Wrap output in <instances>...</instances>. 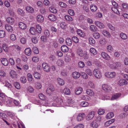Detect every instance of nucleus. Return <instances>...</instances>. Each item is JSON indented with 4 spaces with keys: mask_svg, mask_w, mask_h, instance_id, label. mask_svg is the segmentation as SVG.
I'll list each match as a JSON object with an SVG mask.
<instances>
[{
    "mask_svg": "<svg viewBox=\"0 0 128 128\" xmlns=\"http://www.w3.org/2000/svg\"><path fill=\"white\" fill-rule=\"evenodd\" d=\"M0 61L2 64L5 66H8L9 63L7 59L5 58H2L0 59Z\"/></svg>",
    "mask_w": 128,
    "mask_h": 128,
    "instance_id": "nucleus-4",
    "label": "nucleus"
},
{
    "mask_svg": "<svg viewBox=\"0 0 128 128\" xmlns=\"http://www.w3.org/2000/svg\"><path fill=\"white\" fill-rule=\"evenodd\" d=\"M95 24L97 26L100 28H102L104 27V26L103 24L99 21L95 22Z\"/></svg>",
    "mask_w": 128,
    "mask_h": 128,
    "instance_id": "nucleus-21",
    "label": "nucleus"
},
{
    "mask_svg": "<svg viewBox=\"0 0 128 128\" xmlns=\"http://www.w3.org/2000/svg\"><path fill=\"white\" fill-rule=\"evenodd\" d=\"M28 91L32 93L34 92V90L33 88L31 86H29L27 88Z\"/></svg>",
    "mask_w": 128,
    "mask_h": 128,
    "instance_id": "nucleus-60",
    "label": "nucleus"
},
{
    "mask_svg": "<svg viewBox=\"0 0 128 128\" xmlns=\"http://www.w3.org/2000/svg\"><path fill=\"white\" fill-rule=\"evenodd\" d=\"M2 47L4 50L5 52H8V48L5 44H3L2 45Z\"/></svg>",
    "mask_w": 128,
    "mask_h": 128,
    "instance_id": "nucleus-49",
    "label": "nucleus"
},
{
    "mask_svg": "<svg viewBox=\"0 0 128 128\" xmlns=\"http://www.w3.org/2000/svg\"><path fill=\"white\" fill-rule=\"evenodd\" d=\"M12 102V101L11 99L8 98H6L4 101V103L8 105L11 104Z\"/></svg>",
    "mask_w": 128,
    "mask_h": 128,
    "instance_id": "nucleus-29",
    "label": "nucleus"
},
{
    "mask_svg": "<svg viewBox=\"0 0 128 128\" xmlns=\"http://www.w3.org/2000/svg\"><path fill=\"white\" fill-rule=\"evenodd\" d=\"M34 76L35 78L38 79H40L41 75L40 74L37 72H34Z\"/></svg>",
    "mask_w": 128,
    "mask_h": 128,
    "instance_id": "nucleus-31",
    "label": "nucleus"
},
{
    "mask_svg": "<svg viewBox=\"0 0 128 128\" xmlns=\"http://www.w3.org/2000/svg\"><path fill=\"white\" fill-rule=\"evenodd\" d=\"M18 25L19 27L22 30H25L26 28V24L22 22H20Z\"/></svg>",
    "mask_w": 128,
    "mask_h": 128,
    "instance_id": "nucleus-12",
    "label": "nucleus"
},
{
    "mask_svg": "<svg viewBox=\"0 0 128 128\" xmlns=\"http://www.w3.org/2000/svg\"><path fill=\"white\" fill-rule=\"evenodd\" d=\"M93 36L96 39H98L100 36V34L98 32H95L93 33Z\"/></svg>",
    "mask_w": 128,
    "mask_h": 128,
    "instance_id": "nucleus-52",
    "label": "nucleus"
},
{
    "mask_svg": "<svg viewBox=\"0 0 128 128\" xmlns=\"http://www.w3.org/2000/svg\"><path fill=\"white\" fill-rule=\"evenodd\" d=\"M55 98H54V99L58 104L60 105L62 103L63 100L62 99L60 98L56 97H55Z\"/></svg>",
    "mask_w": 128,
    "mask_h": 128,
    "instance_id": "nucleus-27",
    "label": "nucleus"
},
{
    "mask_svg": "<svg viewBox=\"0 0 128 128\" xmlns=\"http://www.w3.org/2000/svg\"><path fill=\"white\" fill-rule=\"evenodd\" d=\"M65 19L67 20L72 21L73 20L72 18L68 15H65L64 16Z\"/></svg>",
    "mask_w": 128,
    "mask_h": 128,
    "instance_id": "nucleus-47",
    "label": "nucleus"
},
{
    "mask_svg": "<svg viewBox=\"0 0 128 128\" xmlns=\"http://www.w3.org/2000/svg\"><path fill=\"white\" fill-rule=\"evenodd\" d=\"M80 105L84 107L87 106L89 104L88 103L86 102H81Z\"/></svg>",
    "mask_w": 128,
    "mask_h": 128,
    "instance_id": "nucleus-55",
    "label": "nucleus"
},
{
    "mask_svg": "<svg viewBox=\"0 0 128 128\" xmlns=\"http://www.w3.org/2000/svg\"><path fill=\"white\" fill-rule=\"evenodd\" d=\"M42 67L45 71L46 72H49L50 71V67L47 63H43L42 64Z\"/></svg>",
    "mask_w": 128,
    "mask_h": 128,
    "instance_id": "nucleus-5",
    "label": "nucleus"
},
{
    "mask_svg": "<svg viewBox=\"0 0 128 128\" xmlns=\"http://www.w3.org/2000/svg\"><path fill=\"white\" fill-rule=\"evenodd\" d=\"M37 20L39 22H43L44 18L43 16L41 15L38 14L37 16Z\"/></svg>",
    "mask_w": 128,
    "mask_h": 128,
    "instance_id": "nucleus-13",
    "label": "nucleus"
},
{
    "mask_svg": "<svg viewBox=\"0 0 128 128\" xmlns=\"http://www.w3.org/2000/svg\"><path fill=\"white\" fill-rule=\"evenodd\" d=\"M94 116V112L93 111L90 112L86 117V119L89 120H92Z\"/></svg>",
    "mask_w": 128,
    "mask_h": 128,
    "instance_id": "nucleus-3",
    "label": "nucleus"
},
{
    "mask_svg": "<svg viewBox=\"0 0 128 128\" xmlns=\"http://www.w3.org/2000/svg\"><path fill=\"white\" fill-rule=\"evenodd\" d=\"M90 30L92 32H95L97 30L96 27L94 25H92L90 27Z\"/></svg>",
    "mask_w": 128,
    "mask_h": 128,
    "instance_id": "nucleus-28",
    "label": "nucleus"
},
{
    "mask_svg": "<svg viewBox=\"0 0 128 128\" xmlns=\"http://www.w3.org/2000/svg\"><path fill=\"white\" fill-rule=\"evenodd\" d=\"M84 125L82 124H80L77 125L75 126L74 128H84Z\"/></svg>",
    "mask_w": 128,
    "mask_h": 128,
    "instance_id": "nucleus-64",
    "label": "nucleus"
},
{
    "mask_svg": "<svg viewBox=\"0 0 128 128\" xmlns=\"http://www.w3.org/2000/svg\"><path fill=\"white\" fill-rule=\"evenodd\" d=\"M114 116V113L112 112H110L107 114L106 116V118L107 119H108L111 118Z\"/></svg>",
    "mask_w": 128,
    "mask_h": 128,
    "instance_id": "nucleus-32",
    "label": "nucleus"
},
{
    "mask_svg": "<svg viewBox=\"0 0 128 128\" xmlns=\"http://www.w3.org/2000/svg\"><path fill=\"white\" fill-rule=\"evenodd\" d=\"M26 10L29 13H33L34 10V8L32 7L27 6L26 8Z\"/></svg>",
    "mask_w": 128,
    "mask_h": 128,
    "instance_id": "nucleus-16",
    "label": "nucleus"
},
{
    "mask_svg": "<svg viewBox=\"0 0 128 128\" xmlns=\"http://www.w3.org/2000/svg\"><path fill=\"white\" fill-rule=\"evenodd\" d=\"M27 78L28 81L31 82L32 80V75L30 73H28L27 75Z\"/></svg>",
    "mask_w": 128,
    "mask_h": 128,
    "instance_id": "nucleus-44",
    "label": "nucleus"
},
{
    "mask_svg": "<svg viewBox=\"0 0 128 128\" xmlns=\"http://www.w3.org/2000/svg\"><path fill=\"white\" fill-rule=\"evenodd\" d=\"M101 54L103 58L106 60H109L110 59V56L107 53L105 52H102Z\"/></svg>",
    "mask_w": 128,
    "mask_h": 128,
    "instance_id": "nucleus-6",
    "label": "nucleus"
},
{
    "mask_svg": "<svg viewBox=\"0 0 128 128\" xmlns=\"http://www.w3.org/2000/svg\"><path fill=\"white\" fill-rule=\"evenodd\" d=\"M90 51L93 56L97 54V52L96 50L93 48H91L90 50Z\"/></svg>",
    "mask_w": 128,
    "mask_h": 128,
    "instance_id": "nucleus-40",
    "label": "nucleus"
},
{
    "mask_svg": "<svg viewBox=\"0 0 128 128\" xmlns=\"http://www.w3.org/2000/svg\"><path fill=\"white\" fill-rule=\"evenodd\" d=\"M6 34L4 31L0 30V38H3L5 36Z\"/></svg>",
    "mask_w": 128,
    "mask_h": 128,
    "instance_id": "nucleus-53",
    "label": "nucleus"
},
{
    "mask_svg": "<svg viewBox=\"0 0 128 128\" xmlns=\"http://www.w3.org/2000/svg\"><path fill=\"white\" fill-rule=\"evenodd\" d=\"M57 81L59 84L60 85H63L64 84V81L61 78H58L57 79Z\"/></svg>",
    "mask_w": 128,
    "mask_h": 128,
    "instance_id": "nucleus-36",
    "label": "nucleus"
},
{
    "mask_svg": "<svg viewBox=\"0 0 128 128\" xmlns=\"http://www.w3.org/2000/svg\"><path fill=\"white\" fill-rule=\"evenodd\" d=\"M30 31L31 33L32 34H34L36 32V30L35 28L34 27H31L30 29Z\"/></svg>",
    "mask_w": 128,
    "mask_h": 128,
    "instance_id": "nucleus-39",
    "label": "nucleus"
},
{
    "mask_svg": "<svg viewBox=\"0 0 128 128\" xmlns=\"http://www.w3.org/2000/svg\"><path fill=\"white\" fill-rule=\"evenodd\" d=\"M61 50L64 52H66L68 51V48L67 46L65 45L62 46L61 48Z\"/></svg>",
    "mask_w": 128,
    "mask_h": 128,
    "instance_id": "nucleus-19",
    "label": "nucleus"
},
{
    "mask_svg": "<svg viewBox=\"0 0 128 128\" xmlns=\"http://www.w3.org/2000/svg\"><path fill=\"white\" fill-rule=\"evenodd\" d=\"M77 34L80 37L84 38L85 37V33L83 32L81 30L78 29L77 31Z\"/></svg>",
    "mask_w": 128,
    "mask_h": 128,
    "instance_id": "nucleus-9",
    "label": "nucleus"
},
{
    "mask_svg": "<svg viewBox=\"0 0 128 128\" xmlns=\"http://www.w3.org/2000/svg\"><path fill=\"white\" fill-rule=\"evenodd\" d=\"M72 76L74 78L78 79L80 76V74L78 72H75L72 73Z\"/></svg>",
    "mask_w": 128,
    "mask_h": 128,
    "instance_id": "nucleus-8",
    "label": "nucleus"
},
{
    "mask_svg": "<svg viewBox=\"0 0 128 128\" xmlns=\"http://www.w3.org/2000/svg\"><path fill=\"white\" fill-rule=\"evenodd\" d=\"M120 36L121 38L124 40H126L127 38V36L126 34L123 33H120Z\"/></svg>",
    "mask_w": 128,
    "mask_h": 128,
    "instance_id": "nucleus-57",
    "label": "nucleus"
},
{
    "mask_svg": "<svg viewBox=\"0 0 128 128\" xmlns=\"http://www.w3.org/2000/svg\"><path fill=\"white\" fill-rule=\"evenodd\" d=\"M11 76L13 78H15L17 77V74L16 72L14 70L11 71L10 73Z\"/></svg>",
    "mask_w": 128,
    "mask_h": 128,
    "instance_id": "nucleus-15",
    "label": "nucleus"
},
{
    "mask_svg": "<svg viewBox=\"0 0 128 128\" xmlns=\"http://www.w3.org/2000/svg\"><path fill=\"white\" fill-rule=\"evenodd\" d=\"M54 90L53 88H48L46 90V93L48 94H50Z\"/></svg>",
    "mask_w": 128,
    "mask_h": 128,
    "instance_id": "nucleus-20",
    "label": "nucleus"
},
{
    "mask_svg": "<svg viewBox=\"0 0 128 128\" xmlns=\"http://www.w3.org/2000/svg\"><path fill=\"white\" fill-rule=\"evenodd\" d=\"M120 94L119 93L116 94L114 95H113L112 96L111 98L112 100H114L118 98L120 96Z\"/></svg>",
    "mask_w": 128,
    "mask_h": 128,
    "instance_id": "nucleus-25",
    "label": "nucleus"
},
{
    "mask_svg": "<svg viewBox=\"0 0 128 128\" xmlns=\"http://www.w3.org/2000/svg\"><path fill=\"white\" fill-rule=\"evenodd\" d=\"M81 76L84 78L86 79L88 78V76L85 72H80Z\"/></svg>",
    "mask_w": 128,
    "mask_h": 128,
    "instance_id": "nucleus-41",
    "label": "nucleus"
},
{
    "mask_svg": "<svg viewBox=\"0 0 128 128\" xmlns=\"http://www.w3.org/2000/svg\"><path fill=\"white\" fill-rule=\"evenodd\" d=\"M36 28L37 32L39 33H41L42 32V28L41 26L39 24H37Z\"/></svg>",
    "mask_w": 128,
    "mask_h": 128,
    "instance_id": "nucleus-45",
    "label": "nucleus"
},
{
    "mask_svg": "<svg viewBox=\"0 0 128 128\" xmlns=\"http://www.w3.org/2000/svg\"><path fill=\"white\" fill-rule=\"evenodd\" d=\"M118 83L120 85L123 86L126 84H127V82L125 80L121 79L118 81Z\"/></svg>",
    "mask_w": 128,
    "mask_h": 128,
    "instance_id": "nucleus-14",
    "label": "nucleus"
},
{
    "mask_svg": "<svg viewBox=\"0 0 128 128\" xmlns=\"http://www.w3.org/2000/svg\"><path fill=\"white\" fill-rule=\"evenodd\" d=\"M83 90V89L81 87H79L77 88L75 90V94L77 95H78L80 94Z\"/></svg>",
    "mask_w": 128,
    "mask_h": 128,
    "instance_id": "nucleus-10",
    "label": "nucleus"
},
{
    "mask_svg": "<svg viewBox=\"0 0 128 128\" xmlns=\"http://www.w3.org/2000/svg\"><path fill=\"white\" fill-rule=\"evenodd\" d=\"M103 89L107 92H109L111 90V88L108 84H104L102 85Z\"/></svg>",
    "mask_w": 128,
    "mask_h": 128,
    "instance_id": "nucleus-2",
    "label": "nucleus"
},
{
    "mask_svg": "<svg viewBox=\"0 0 128 128\" xmlns=\"http://www.w3.org/2000/svg\"><path fill=\"white\" fill-rule=\"evenodd\" d=\"M49 20L51 21H54L56 19V17L53 14H50L48 16Z\"/></svg>",
    "mask_w": 128,
    "mask_h": 128,
    "instance_id": "nucleus-24",
    "label": "nucleus"
},
{
    "mask_svg": "<svg viewBox=\"0 0 128 128\" xmlns=\"http://www.w3.org/2000/svg\"><path fill=\"white\" fill-rule=\"evenodd\" d=\"M66 44L68 46H70L72 44V41L71 39L70 38H67L66 40Z\"/></svg>",
    "mask_w": 128,
    "mask_h": 128,
    "instance_id": "nucleus-38",
    "label": "nucleus"
},
{
    "mask_svg": "<svg viewBox=\"0 0 128 128\" xmlns=\"http://www.w3.org/2000/svg\"><path fill=\"white\" fill-rule=\"evenodd\" d=\"M97 7L94 5H91L90 6L91 10L93 12H96L97 9Z\"/></svg>",
    "mask_w": 128,
    "mask_h": 128,
    "instance_id": "nucleus-30",
    "label": "nucleus"
},
{
    "mask_svg": "<svg viewBox=\"0 0 128 128\" xmlns=\"http://www.w3.org/2000/svg\"><path fill=\"white\" fill-rule=\"evenodd\" d=\"M102 33L107 38L110 36V34L106 30H103L102 31Z\"/></svg>",
    "mask_w": 128,
    "mask_h": 128,
    "instance_id": "nucleus-22",
    "label": "nucleus"
},
{
    "mask_svg": "<svg viewBox=\"0 0 128 128\" xmlns=\"http://www.w3.org/2000/svg\"><path fill=\"white\" fill-rule=\"evenodd\" d=\"M25 53L26 55L28 56L30 55L32 53L31 49L29 48H27L24 50Z\"/></svg>",
    "mask_w": 128,
    "mask_h": 128,
    "instance_id": "nucleus-18",
    "label": "nucleus"
},
{
    "mask_svg": "<svg viewBox=\"0 0 128 128\" xmlns=\"http://www.w3.org/2000/svg\"><path fill=\"white\" fill-rule=\"evenodd\" d=\"M59 5L62 8H65L66 6V4L62 2H60L59 3Z\"/></svg>",
    "mask_w": 128,
    "mask_h": 128,
    "instance_id": "nucleus-63",
    "label": "nucleus"
},
{
    "mask_svg": "<svg viewBox=\"0 0 128 128\" xmlns=\"http://www.w3.org/2000/svg\"><path fill=\"white\" fill-rule=\"evenodd\" d=\"M72 39L73 42L76 43H78V38L76 36H73Z\"/></svg>",
    "mask_w": 128,
    "mask_h": 128,
    "instance_id": "nucleus-59",
    "label": "nucleus"
},
{
    "mask_svg": "<svg viewBox=\"0 0 128 128\" xmlns=\"http://www.w3.org/2000/svg\"><path fill=\"white\" fill-rule=\"evenodd\" d=\"M63 92L66 95L70 94V90L67 88H65Z\"/></svg>",
    "mask_w": 128,
    "mask_h": 128,
    "instance_id": "nucleus-35",
    "label": "nucleus"
},
{
    "mask_svg": "<svg viewBox=\"0 0 128 128\" xmlns=\"http://www.w3.org/2000/svg\"><path fill=\"white\" fill-rule=\"evenodd\" d=\"M20 80L21 82L24 84L26 82V79L24 76L21 77L20 78Z\"/></svg>",
    "mask_w": 128,
    "mask_h": 128,
    "instance_id": "nucleus-50",
    "label": "nucleus"
},
{
    "mask_svg": "<svg viewBox=\"0 0 128 128\" xmlns=\"http://www.w3.org/2000/svg\"><path fill=\"white\" fill-rule=\"evenodd\" d=\"M44 34L46 37H49L50 36V33L48 30H46L44 31Z\"/></svg>",
    "mask_w": 128,
    "mask_h": 128,
    "instance_id": "nucleus-43",
    "label": "nucleus"
},
{
    "mask_svg": "<svg viewBox=\"0 0 128 128\" xmlns=\"http://www.w3.org/2000/svg\"><path fill=\"white\" fill-rule=\"evenodd\" d=\"M86 72L90 76H91L92 75V72L90 69H87L86 70Z\"/></svg>",
    "mask_w": 128,
    "mask_h": 128,
    "instance_id": "nucleus-56",
    "label": "nucleus"
},
{
    "mask_svg": "<svg viewBox=\"0 0 128 128\" xmlns=\"http://www.w3.org/2000/svg\"><path fill=\"white\" fill-rule=\"evenodd\" d=\"M85 116V114L84 113H80L78 116L77 119L78 121H80L83 120Z\"/></svg>",
    "mask_w": 128,
    "mask_h": 128,
    "instance_id": "nucleus-7",
    "label": "nucleus"
},
{
    "mask_svg": "<svg viewBox=\"0 0 128 128\" xmlns=\"http://www.w3.org/2000/svg\"><path fill=\"white\" fill-rule=\"evenodd\" d=\"M32 50L35 54H37L39 52L36 46H34L32 48Z\"/></svg>",
    "mask_w": 128,
    "mask_h": 128,
    "instance_id": "nucleus-51",
    "label": "nucleus"
},
{
    "mask_svg": "<svg viewBox=\"0 0 128 128\" xmlns=\"http://www.w3.org/2000/svg\"><path fill=\"white\" fill-rule=\"evenodd\" d=\"M89 42L91 44H94L95 43L94 40L92 38L90 37L89 38Z\"/></svg>",
    "mask_w": 128,
    "mask_h": 128,
    "instance_id": "nucleus-61",
    "label": "nucleus"
},
{
    "mask_svg": "<svg viewBox=\"0 0 128 128\" xmlns=\"http://www.w3.org/2000/svg\"><path fill=\"white\" fill-rule=\"evenodd\" d=\"M77 53L80 56H84V52L80 48H78L77 50Z\"/></svg>",
    "mask_w": 128,
    "mask_h": 128,
    "instance_id": "nucleus-17",
    "label": "nucleus"
},
{
    "mask_svg": "<svg viewBox=\"0 0 128 128\" xmlns=\"http://www.w3.org/2000/svg\"><path fill=\"white\" fill-rule=\"evenodd\" d=\"M86 94L90 96H92L94 95V93L92 90L90 89H88L86 90Z\"/></svg>",
    "mask_w": 128,
    "mask_h": 128,
    "instance_id": "nucleus-37",
    "label": "nucleus"
},
{
    "mask_svg": "<svg viewBox=\"0 0 128 128\" xmlns=\"http://www.w3.org/2000/svg\"><path fill=\"white\" fill-rule=\"evenodd\" d=\"M6 20L8 23L12 25L14 24V18L10 17L6 19Z\"/></svg>",
    "mask_w": 128,
    "mask_h": 128,
    "instance_id": "nucleus-11",
    "label": "nucleus"
},
{
    "mask_svg": "<svg viewBox=\"0 0 128 128\" xmlns=\"http://www.w3.org/2000/svg\"><path fill=\"white\" fill-rule=\"evenodd\" d=\"M99 42L102 45H104L105 44L106 42L105 39L104 38H101Z\"/></svg>",
    "mask_w": 128,
    "mask_h": 128,
    "instance_id": "nucleus-54",
    "label": "nucleus"
},
{
    "mask_svg": "<svg viewBox=\"0 0 128 128\" xmlns=\"http://www.w3.org/2000/svg\"><path fill=\"white\" fill-rule=\"evenodd\" d=\"M91 126L94 128H96L98 126V124L95 121H94L91 124Z\"/></svg>",
    "mask_w": 128,
    "mask_h": 128,
    "instance_id": "nucleus-34",
    "label": "nucleus"
},
{
    "mask_svg": "<svg viewBox=\"0 0 128 128\" xmlns=\"http://www.w3.org/2000/svg\"><path fill=\"white\" fill-rule=\"evenodd\" d=\"M6 29L9 32H12L13 29L11 26L8 24H6L5 26Z\"/></svg>",
    "mask_w": 128,
    "mask_h": 128,
    "instance_id": "nucleus-23",
    "label": "nucleus"
},
{
    "mask_svg": "<svg viewBox=\"0 0 128 128\" xmlns=\"http://www.w3.org/2000/svg\"><path fill=\"white\" fill-rule=\"evenodd\" d=\"M112 10L115 13L119 15L120 14L119 11L118 10L114 7H112L111 8Z\"/></svg>",
    "mask_w": 128,
    "mask_h": 128,
    "instance_id": "nucleus-42",
    "label": "nucleus"
},
{
    "mask_svg": "<svg viewBox=\"0 0 128 128\" xmlns=\"http://www.w3.org/2000/svg\"><path fill=\"white\" fill-rule=\"evenodd\" d=\"M98 114L99 115L103 114L104 113V110L103 109H100L98 111Z\"/></svg>",
    "mask_w": 128,
    "mask_h": 128,
    "instance_id": "nucleus-62",
    "label": "nucleus"
},
{
    "mask_svg": "<svg viewBox=\"0 0 128 128\" xmlns=\"http://www.w3.org/2000/svg\"><path fill=\"white\" fill-rule=\"evenodd\" d=\"M18 14L21 16H24L25 15V13L23 10L20 8H18L17 10Z\"/></svg>",
    "mask_w": 128,
    "mask_h": 128,
    "instance_id": "nucleus-26",
    "label": "nucleus"
},
{
    "mask_svg": "<svg viewBox=\"0 0 128 128\" xmlns=\"http://www.w3.org/2000/svg\"><path fill=\"white\" fill-rule=\"evenodd\" d=\"M56 64L58 66H61L64 65V62L62 60L59 59L57 61Z\"/></svg>",
    "mask_w": 128,
    "mask_h": 128,
    "instance_id": "nucleus-33",
    "label": "nucleus"
},
{
    "mask_svg": "<svg viewBox=\"0 0 128 128\" xmlns=\"http://www.w3.org/2000/svg\"><path fill=\"white\" fill-rule=\"evenodd\" d=\"M78 66L80 68H83L84 66V63L82 61H80L78 62Z\"/></svg>",
    "mask_w": 128,
    "mask_h": 128,
    "instance_id": "nucleus-58",
    "label": "nucleus"
},
{
    "mask_svg": "<svg viewBox=\"0 0 128 128\" xmlns=\"http://www.w3.org/2000/svg\"><path fill=\"white\" fill-rule=\"evenodd\" d=\"M14 85L15 87L17 89H20V86L18 82H14Z\"/></svg>",
    "mask_w": 128,
    "mask_h": 128,
    "instance_id": "nucleus-46",
    "label": "nucleus"
},
{
    "mask_svg": "<svg viewBox=\"0 0 128 128\" xmlns=\"http://www.w3.org/2000/svg\"><path fill=\"white\" fill-rule=\"evenodd\" d=\"M49 10L51 12L54 13H56L57 12L56 9L52 7L50 8Z\"/></svg>",
    "mask_w": 128,
    "mask_h": 128,
    "instance_id": "nucleus-48",
    "label": "nucleus"
},
{
    "mask_svg": "<svg viewBox=\"0 0 128 128\" xmlns=\"http://www.w3.org/2000/svg\"><path fill=\"white\" fill-rule=\"evenodd\" d=\"M93 73L94 76L97 79H100L102 77L101 72L97 69H94V70Z\"/></svg>",
    "mask_w": 128,
    "mask_h": 128,
    "instance_id": "nucleus-1",
    "label": "nucleus"
}]
</instances>
